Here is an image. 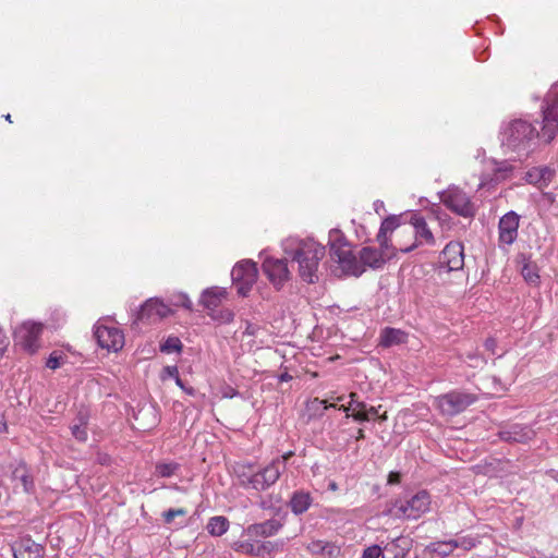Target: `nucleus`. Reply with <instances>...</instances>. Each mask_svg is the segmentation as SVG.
Listing matches in <instances>:
<instances>
[{"instance_id":"f257e3e1","label":"nucleus","mask_w":558,"mask_h":558,"mask_svg":"<svg viewBox=\"0 0 558 558\" xmlns=\"http://www.w3.org/2000/svg\"><path fill=\"white\" fill-rule=\"evenodd\" d=\"M286 258H266L263 270L276 289H281L290 280V270L287 258L298 263L299 276L307 283L318 280L317 271L319 262L325 256V246L315 240L290 236L282 242Z\"/></svg>"},{"instance_id":"f03ea898","label":"nucleus","mask_w":558,"mask_h":558,"mask_svg":"<svg viewBox=\"0 0 558 558\" xmlns=\"http://www.w3.org/2000/svg\"><path fill=\"white\" fill-rule=\"evenodd\" d=\"M537 138H541V130L538 131L533 123L525 119H513L501 126L502 147L518 154L519 157H526Z\"/></svg>"},{"instance_id":"7ed1b4c3","label":"nucleus","mask_w":558,"mask_h":558,"mask_svg":"<svg viewBox=\"0 0 558 558\" xmlns=\"http://www.w3.org/2000/svg\"><path fill=\"white\" fill-rule=\"evenodd\" d=\"M330 255L345 275L360 277L364 272V267L349 247L344 235L338 229L329 231Z\"/></svg>"},{"instance_id":"20e7f679","label":"nucleus","mask_w":558,"mask_h":558,"mask_svg":"<svg viewBox=\"0 0 558 558\" xmlns=\"http://www.w3.org/2000/svg\"><path fill=\"white\" fill-rule=\"evenodd\" d=\"M541 140L550 143L558 134V82L547 92L542 105Z\"/></svg>"},{"instance_id":"39448f33","label":"nucleus","mask_w":558,"mask_h":558,"mask_svg":"<svg viewBox=\"0 0 558 558\" xmlns=\"http://www.w3.org/2000/svg\"><path fill=\"white\" fill-rule=\"evenodd\" d=\"M441 203L452 213L464 218L475 216L476 207L471 197L458 186H449L440 193Z\"/></svg>"},{"instance_id":"423d86ee","label":"nucleus","mask_w":558,"mask_h":558,"mask_svg":"<svg viewBox=\"0 0 558 558\" xmlns=\"http://www.w3.org/2000/svg\"><path fill=\"white\" fill-rule=\"evenodd\" d=\"M430 496L426 490H421L404 500H397L393 505V513L398 518L416 520L429 510Z\"/></svg>"},{"instance_id":"0eeeda50","label":"nucleus","mask_w":558,"mask_h":558,"mask_svg":"<svg viewBox=\"0 0 558 558\" xmlns=\"http://www.w3.org/2000/svg\"><path fill=\"white\" fill-rule=\"evenodd\" d=\"M476 401L472 393L452 390L440 395L435 399V405L442 415L454 416L462 413L466 408Z\"/></svg>"},{"instance_id":"6e6552de","label":"nucleus","mask_w":558,"mask_h":558,"mask_svg":"<svg viewBox=\"0 0 558 558\" xmlns=\"http://www.w3.org/2000/svg\"><path fill=\"white\" fill-rule=\"evenodd\" d=\"M402 232L410 238H414V241L410 245L399 242V252L401 253H410L422 243H435V238L422 216L413 215L410 220V226L402 229Z\"/></svg>"},{"instance_id":"1a4fd4ad","label":"nucleus","mask_w":558,"mask_h":558,"mask_svg":"<svg viewBox=\"0 0 558 558\" xmlns=\"http://www.w3.org/2000/svg\"><path fill=\"white\" fill-rule=\"evenodd\" d=\"M44 330L41 323L27 320L22 323L14 330L15 344L21 347L25 352L34 354L40 348V337Z\"/></svg>"},{"instance_id":"9d476101","label":"nucleus","mask_w":558,"mask_h":558,"mask_svg":"<svg viewBox=\"0 0 558 558\" xmlns=\"http://www.w3.org/2000/svg\"><path fill=\"white\" fill-rule=\"evenodd\" d=\"M258 276L257 266L252 260H242L238 263L231 271L233 284L241 296H247Z\"/></svg>"},{"instance_id":"9b49d317","label":"nucleus","mask_w":558,"mask_h":558,"mask_svg":"<svg viewBox=\"0 0 558 558\" xmlns=\"http://www.w3.org/2000/svg\"><path fill=\"white\" fill-rule=\"evenodd\" d=\"M282 473V462L271 461L262 470L255 471L251 477L248 489L264 492L274 485Z\"/></svg>"},{"instance_id":"f8f14e48","label":"nucleus","mask_w":558,"mask_h":558,"mask_svg":"<svg viewBox=\"0 0 558 558\" xmlns=\"http://www.w3.org/2000/svg\"><path fill=\"white\" fill-rule=\"evenodd\" d=\"M94 336L99 347L108 351L117 352L124 345L123 332L113 326L109 327L98 324L95 326Z\"/></svg>"},{"instance_id":"ddd939ff","label":"nucleus","mask_w":558,"mask_h":558,"mask_svg":"<svg viewBox=\"0 0 558 558\" xmlns=\"http://www.w3.org/2000/svg\"><path fill=\"white\" fill-rule=\"evenodd\" d=\"M520 216L510 210L505 214L498 223L499 242L505 245H511L518 238Z\"/></svg>"},{"instance_id":"4468645a","label":"nucleus","mask_w":558,"mask_h":558,"mask_svg":"<svg viewBox=\"0 0 558 558\" xmlns=\"http://www.w3.org/2000/svg\"><path fill=\"white\" fill-rule=\"evenodd\" d=\"M439 263L448 271L462 269L464 265L463 245L460 242L448 243L440 253Z\"/></svg>"},{"instance_id":"2eb2a0df","label":"nucleus","mask_w":558,"mask_h":558,"mask_svg":"<svg viewBox=\"0 0 558 558\" xmlns=\"http://www.w3.org/2000/svg\"><path fill=\"white\" fill-rule=\"evenodd\" d=\"M171 310L162 301L158 299H149L141 306L140 311L136 314V320H160L169 316Z\"/></svg>"},{"instance_id":"dca6fc26","label":"nucleus","mask_w":558,"mask_h":558,"mask_svg":"<svg viewBox=\"0 0 558 558\" xmlns=\"http://www.w3.org/2000/svg\"><path fill=\"white\" fill-rule=\"evenodd\" d=\"M397 254L393 250H377L375 247L365 246L359 252L360 263L363 267L378 269L384 266L386 258H390Z\"/></svg>"},{"instance_id":"f3484780","label":"nucleus","mask_w":558,"mask_h":558,"mask_svg":"<svg viewBox=\"0 0 558 558\" xmlns=\"http://www.w3.org/2000/svg\"><path fill=\"white\" fill-rule=\"evenodd\" d=\"M283 524L278 519H269L264 522L250 524L244 530V535L247 537H271L279 533Z\"/></svg>"},{"instance_id":"a211bd4d","label":"nucleus","mask_w":558,"mask_h":558,"mask_svg":"<svg viewBox=\"0 0 558 558\" xmlns=\"http://www.w3.org/2000/svg\"><path fill=\"white\" fill-rule=\"evenodd\" d=\"M400 227V216L391 215L388 216L380 225L378 234H377V242L379 243V246L383 250H393L396 252L399 251V242H397V245L393 246L390 244V236L397 228Z\"/></svg>"},{"instance_id":"6ab92c4d","label":"nucleus","mask_w":558,"mask_h":558,"mask_svg":"<svg viewBox=\"0 0 558 558\" xmlns=\"http://www.w3.org/2000/svg\"><path fill=\"white\" fill-rule=\"evenodd\" d=\"M498 436L501 440L508 442L524 444L534 438L535 432L526 425L512 424L499 430Z\"/></svg>"},{"instance_id":"aec40b11","label":"nucleus","mask_w":558,"mask_h":558,"mask_svg":"<svg viewBox=\"0 0 558 558\" xmlns=\"http://www.w3.org/2000/svg\"><path fill=\"white\" fill-rule=\"evenodd\" d=\"M14 558H43L44 547L35 543L31 537H24L12 545Z\"/></svg>"},{"instance_id":"412c9836","label":"nucleus","mask_w":558,"mask_h":558,"mask_svg":"<svg viewBox=\"0 0 558 558\" xmlns=\"http://www.w3.org/2000/svg\"><path fill=\"white\" fill-rule=\"evenodd\" d=\"M305 548L312 555L327 558H337L341 554V547L337 543L323 539H312Z\"/></svg>"},{"instance_id":"4be33fe9","label":"nucleus","mask_w":558,"mask_h":558,"mask_svg":"<svg viewBox=\"0 0 558 558\" xmlns=\"http://www.w3.org/2000/svg\"><path fill=\"white\" fill-rule=\"evenodd\" d=\"M228 295V292L225 288L220 287H211L207 288L203 291L199 303L208 310V312H213L218 308Z\"/></svg>"},{"instance_id":"5701e85b","label":"nucleus","mask_w":558,"mask_h":558,"mask_svg":"<svg viewBox=\"0 0 558 558\" xmlns=\"http://www.w3.org/2000/svg\"><path fill=\"white\" fill-rule=\"evenodd\" d=\"M12 480L16 486H21L26 494H32L35 489L34 478L25 463L20 462L12 472Z\"/></svg>"},{"instance_id":"b1692460","label":"nucleus","mask_w":558,"mask_h":558,"mask_svg":"<svg viewBox=\"0 0 558 558\" xmlns=\"http://www.w3.org/2000/svg\"><path fill=\"white\" fill-rule=\"evenodd\" d=\"M554 177V171L548 167H534L525 173V180L538 187L547 186Z\"/></svg>"},{"instance_id":"393cba45","label":"nucleus","mask_w":558,"mask_h":558,"mask_svg":"<svg viewBox=\"0 0 558 558\" xmlns=\"http://www.w3.org/2000/svg\"><path fill=\"white\" fill-rule=\"evenodd\" d=\"M313 498L308 492L296 490L292 494L289 507L295 515H300L308 510Z\"/></svg>"},{"instance_id":"a878e982","label":"nucleus","mask_w":558,"mask_h":558,"mask_svg":"<svg viewBox=\"0 0 558 558\" xmlns=\"http://www.w3.org/2000/svg\"><path fill=\"white\" fill-rule=\"evenodd\" d=\"M407 332L401 329L386 327L380 333V345L389 348L396 344H401L407 341Z\"/></svg>"},{"instance_id":"bb28decb","label":"nucleus","mask_w":558,"mask_h":558,"mask_svg":"<svg viewBox=\"0 0 558 558\" xmlns=\"http://www.w3.org/2000/svg\"><path fill=\"white\" fill-rule=\"evenodd\" d=\"M385 551L388 556L391 555V558H404L410 551V541L405 537H397L385 546Z\"/></svg>"},{"instance_id":"cd10ccee","label":"nucleus","mask_w":558,"mask_h":558,"mask_svg":"<svg viewBox=\"0 0 558 558\" xmlns=\"http://www.w3.org/2000/svg\"><path fill=\"white\" fill-rule=\"evenodd\" d=\"M255 537L242 538L232 544V548L240 554L250 555L258 558L259 542L254 541Z\"/></svg>"},{"instance_id":"c85d7f7f","label":"nucleus","mask_w":558,"mask_h":558,"mask_svg":"<svg viewBox=\"0 0 558 558\" xmlns=\"http://www.w3.org/2000/svg\"><path fill=\"white\" fill-rule=\"evenodd\" d=\"M206 529L210 535L221 536L229 529V520L222 515L213 517L209 519Z\"/></svg>"},{"instance_id":"c756f323","label":"nucleus","mask_w":558,"mask_h":558,"mask_svg":"<svg viewBox=\"0 0 558 558\" xmlns=\"http://www.w3.org/2000/svg\"><path fill=\"white\" fill-rule=\"evenodd\" d=\"M457 543L452 539L444 541V542H434L430 543L426 550L429 553L437 554L439 557L445 558L453 553L456 549Z\"/></svg>"},{"instance_id":"7c9ffc66","label":"nucleus","mask_w":558,"mask_h":558,"mask_svg":"<svg viewBox=\"0 0 558 558\" xmlns=\"http://www.w3.org/2000/svg\"><path fill=\"white\" fill-rule=\"evenodd\" d=\"M234 473L239 480V484L243 487L248 489L251 477L254 475L255 470L253 469V465L251 464H244V463H238L234 466Z\"/></svg>"},{"instance_id":"2f4dec72","label":"nucleus","mask_w":558,"mask_h":558,"mask_svg":"<svg viewBox=\"0 0 558 558\" xmlns=\"http://www.w3.org/2000/svg\"><path fill=\"white\" fill-rule=\"evenodd\" d=\"M284 542L283 541H265L259 542L258 548L259 554L258 558H267L271 557L274 554L281 551L283 549Z\"/></svg>"},{"instance_id":"473e14b6","label":"nucleus","mask_w":558,"mask_h":558,"mask_svg":"<svg viewBox=\"0 0 558 558\" xmlns=\"http://www.w3.org/2000/svg\"><path fill=\"white\" fill-rule=\"evenodd\" d=\"M521 274L527 283L533 286H537L539 283L538 267L535 263H525L521 269Z\"/></svg>"},{"instance_id":"72a5a7b5","label":"nucleus","mask_w":558,"mask_h":558,"mask_svg":"<svg viewBox=\"0 0 558 558\" xmlns=\"http://www.w3.org/2000/svg\"><path fill=\"white\" fill-rule=\"evenodd\" d=\"M180 465L177 462H161L157 463L155 474L160 477H170L175 474Z\"/></svg>"},{"instance_id":"f704fd0d","label":"nucleus","mask_w":558,"mask_h":558,"mask_svg":"<svg viewBox=\"0 0 558 558\" xmlns=\"http://www.w3.org/2000/svg\"><path fill=\"white\" fill-rule=\"evenodd\" d=\"M72 435L78 441L87 439V421L83 415L78 416V423L71 426Z\"/></svg>"},{"instance_id":"c9c22d12","label":"nucleus","mask_w":558,"mask_h":558,"mask_svg":"<svg viewBox=\"0 0 558 558\" xmlns=\"http://www.w3.org/2000/svg\"><path fill=\"white\" fill-rule=\"evenodd\" d=\"M208 315L220 324H229L234 319V313L230 308H216L213 312H208Z\"/></svg>"},{"instance_id":"e433bc0d","label":"nucleus","mask_w":558,"mask_h":558,"mask_svg":"<svg viewBox=\"0 0 558 558\" xmlns=\"http://www.w3.org/2000/svg\"><path fill=\"white\" fill-rule=\"evenodd\" d=\"M463 361L474 368L483 367L486 364L485 357H483L477 351L468 352L463 357Z\"/></svg>"},{"instance_id":"4c0bfd02","label":"nucleus","mask_w":558,"mask_h":558,"mask_svg":"<svg viewBox=\"0 0 558 558\" xmlns=\"http://www.w3.org/2000/svg\"><path fill=\"white\" fill-rule=\"evenodd\" d=\"M182 349V343L177 337H169L160 347L161 352L172 353L179 352Z\"/></svg>"},{"instance_id":"58836bf2","label":"nucleus","mask_w":558,"mask_h":558,"mask_svg":"<svg viewBox=\"0 0 558 558\" xmlns=\"http://www.w3.org/2000/svg\"><path fill=\"white\" fill-rule=\"evenodd\" d=\"M452 541L457 543L456 549L462 548L463 550H466V551L476 547V545L478 544V541L472 536H462V537H459V538L452 539Z\"/></svg>"},{"instance_id":"ea45409f","label":"nucleus","mask_w":558,"mask_h":558,"mask_svg":"<svg viewBox=\"0 0 558 558\" xmlns=\"http://www.w3.org/2000/svg\"><path fill=\"white\" fill-rule=\"evenodd\" d=\"M349 397L351 399L349 407L341 405L339 410H342L345 413H348L350 410H352L353 412H355L356 410H365L366 404L364 402H359L355 400V392H351Z\"/></svg>"},{"instance_id":"a19ab883","label":"nucleus","mask_w":558,"mask_h":558,"mask_svg":"<svg viewBox=\"0 0 558 558\" xmlns=\"http://www.w3.org/2000/svg\"><path fill=\"white\" fill-rule=\"evenodd\" d=\"M187 512L185 509L183 508H178V509H169L167 511L163 512L162 517H163V521L166 523H171L173 521V519L175 517H179V515H185Z\"/></svg>"},{"instance_id":"79ce46f5","label":"nucleus","mask_w":558,"mask_h":558,"mask_svg":"<svg viewBox=\"0 0 558 558\" xmlns=\"http://www.w3.org/2000/svg\"><path fill=\"white\" fill-rule=\"evenodd\" d=\"M383 554V549L378 545H372L364 549L362 558H379Z\"/></svg>"},{"instance_id":"37998d69","label":"nucleus","mask_w":558,"mask_h":558,"mask_svg":"<svg viewBox=\"0 0 558 558\" xmlns=\"http://www.w3.org/2000/svg\"><path fill=\"white\" fill-rule=\"evenodd\" d=\"M175 299L177 300L174 301V305L182 306L186 310H192L193 303L186 294L180 293L179 295L175 296Z\"/></svg>"},{"instance_id":"c03bdc74","label":"nucleus","mask_w":558,"mask_h":558,"mask_svg":"<svg viewBox=\"0 0 558 558\" xmlns=\"http://www.w3.org/2000/svg\"><path fill=\"white\" fill-rule=\"evenodd\" d=\"M62 356L57 352H52L47 360L46 366L50 369H57L61 365Z\"/></svg>"},{"instance_id":"a18cd8bd","label":"nucleus","mask_w":558,"mask_h":558,"mask_svg":"<svg viewBox=\"0 0 558 558\" xmlns=\"http://www.w3.org/2000/svg\"><path fill=\"white\" fill-rule=\"evenodd\" d=\"M8 345V337L5 336L4 331L0 328V359L3 356Z\"/></svg>"},{"instance_id":"49530a36","label":"nucleus","mask_w":558,"mask_h":558,"mask_svg":"<svg viewBox=\"0 0 558 558\" xmlns=\"http://www.w3.org/2000/svg\"><path fill=\"white\" fill-rule=\"evenodd\" d=\"M357 412H353L352 416L355 421L366 422L369 421V415L365 410H356Z\"/></svg>"},{"instance_id":"de8ad7c7","label":"nucleus","mask_w":558,"mask_h":558,"mask_svg":"<svg viewBox=\"0 0 558 558\" xmlns=\"http://www.w3.org/2000/svg\"><path fill=\"white\" fill-rule=\"evenodd\" d=\"M175 384L184 391L186 392L187 395L190 396H194L195 395V389L193 387H186L183 383V380L180 378V376H177V380H175Z\"/></svg>"},{"instance_id":"09e8293b","label":"nucleus","mask_w":558,"mask_h":558,"mask_svg":"<svg viewBox=\"0 0 558 558\" xmlns=\"http://www.w3.org/2000/svg\"><path fill=\"white\" fill-rule=\"evenodd\" d=\"M257 330H258L257 325L246 322L245 330L243 333L246 336H255L257 333Z\"/></svg>"},{"instance_id":"8fccbe9b","label":"nucleus","mask_w":558,"mask_h":558,"mask_svg":"<svg viewBox=\"0 0 558 558\" xmlns=\"http://www.w3.org/2000/svg\"><path fill=\"white\" fill-rule=\"evenodd\" d=\"M511 171V167H508V166H505V167H500L496 170V178L497 180L499 179H506L507 178V173Z\"/></svg>"},{"instance_id":"3c124183","label":"nucleus","mask_w":558,"mask_h":558,"mask_svg":"<svg viewBox=\"0 0 558 558\" xmlns=\"http://www.w3.org/2000/svg\"><path fill=\"white\" fill-rule=\"evenodd\" d=\"M401 481V475L399 472H390L388 475V484L395 485L399 484Z\"/></svg>"},{"instance_id":"603ef678","label":"nucleus","mask_w":558,"mask_h":558,"mask_svg":"<svg viewBox=\"0 0 558 558\" xmlns=\"http://www.w3.org/2000/svg\"><path fill=\"white\" fill-rule=\"evenodd\" d=\"M496 345H497V343H496V340L494 338L486 339V341L484 343L485 349L487 351H490L493 354L495 353Z\"/></svg>"},{"instance_id":"864d4df0","label":"nucleus","mask_w":558,"mask_h":558,"mask_svg":"<svg viewBox=\"0 0 558 558\" xmlns=\"http://www.w3.org/2000/svg\"><path fill=\"white\" fill-rule=\"evenodd\" d=\"M292 452L289 451L287 453H284L283 456H281L280 458H277V459H274L272 461H281L282 462V471L286 469V463L287 461L290 459V457H292Z\"/></svg>"},{"instance_id":"5fc2aeb1","label":"nucleus","mask_w":558,"mask_h":558,"mask_svg":"<svg viewBox=\"0 0 558 558\" xmlns=\"http://www.w3.org/2000/svg\"><path fill=\"white\" fill-rule=\"evenodd\" d=\"M165 371L167 372V374L170 376V377H173L174 380H177V376H179V372H178V368L177 366H167L165 368Z\"/></svg>"},{"instance_id":"6e6d98bb","label":"nucleus","mask_w":558,"mask_h":558,"mask_svg":"<svg viewBox=\"0 0 558 558\" xmlns=\"http://www.w3.org/2000/svg\"><path fill=\"white\" fill-rule=\"evenodd\" d=\"M366 412L369 415V420L378 414V410L374 407H371Z\"/></svg>"},{"instance_id":"4d7b16f0","label":"nucleus","mask_w":558,"mask_h":558,"mask_svg":"<svg viewBox=\"0 0 558 558\" xmlns=\"http://www.w3.org/2000/svg\"><path fill=\"white\" fill-rule=\"evenodd\" d=\"M259 507L265 510V509H268L270 506H269V502L266 499H262L259 501Z\"/></svg>"},{"instance_id":"13d9d810","label":"nucleus","mask_w":558,"mask_h":558,"mask_svg":"<svg viewBox=\"0 0 558 558\" xmlns=\"http://www.w3.org/2000/svg\"><path fill=\"white\" fill-rule=\"evenodd\" d=\"M364 438H365L364 430L363 429H359L357 430V435H356V439L360 440V439H364Z\"/></svg>"},{"instance_id":"bf43d9fd","label":"nucleus","mask_w":558,"mask_h":558,"mask_svg":"<svg viewBox=\"0 0 558 558\" xmlns=\"http://www.w3.org/2000/svg\"><path fill=\"white\" fill-rule=\"evenodd\" d=\"M290 378H291V376H290V375H288V374H283V375H281V376H280V380H282V381H287V380H289Z\"/></svg>"},{"instance_id":"052dcab7","label":"nucleus","mask_w":558,"mask_h":558,"mask_svg":"<svg viewBox=\"0 0 558 558\" xmlns=\"http://www.w3.org/2000/svg\"><path fill=\"white\" fill-rule=\"evenodd\" d=\"M329 489H331V490H336V489H337V484H336L335 482H331V483L329 484Z\"/></svg>"},{"instance_id":"680f3d73","label":"nucleus","mask_w":558,"mask_h":558,"mask_svg":"<svg viewBox=\"0 0 558 558\" xmlns=\"http://www.w3.org/2000/svg\"><path fill=\"white\" fill-rule=\"evenodd\" d=\"M545 196L548 198L549 202H551V203L554 202V197L551 194L546 193Z\"/></svg>"},{"instance_id":"e2e57ef3","label":"nucleus","mask_w":558,"mask_h":558,"mask_svg":"<svg viewBox=\"0 0 558 558\" xmlns=\"http://www.w3.org/2000/svg\"><path fill=\"white\" fill-rule=\"evenodd\" d=\"M4 119H5L7 121H9V122H12V120H11V114H7V116H4Z\"/></svg>"},{"instance_id":"0e129e2a","label":"nucleus","mask_w":558,"mask_h":558,"mask_svg":"<svg viewBox=\"0 0 558 558\" xmlns=\"http://www.w3.org/2000/svg\"><path fill=\"white\" fill-rule=\"evenodd\" d=\"M322 403H324V404H325V409H328V408H329V405H327L326 401H322ZM330 407H331V408H333L335 405H333V404H330Z\"/></svg>"}]
</instances>
